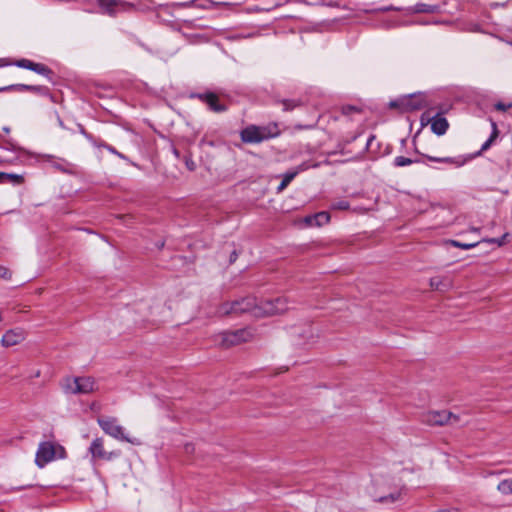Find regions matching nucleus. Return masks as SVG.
I'll return each mask as SVG.
<instances>
[{"label": "nucleus", "mask_w": 512, "mask_h": 512, "mask_svg": "<svg viewBox=\"0 0 512 512\" xmlns=\"http://www.w3.org/2000/svg\"><path fill=\"white\" fill-rule=\"evenodd\" d=\"M417 162H418L417 160H412V159L404 157V156H397L394 159V165L396 167H404V166H408L412 163H417Z\"/></svg>", "instance_id": "b1692460"}, {"label": "nucleus", "mask_w": 512, "mask_h": 512, "mask_svg": "<svg viewBox=\"0 0 512 512\" xmlns=\"http://www.w3.org/2000/svg\"><path fill=\"white\" fill-rule=\"evenodd\" d=\"M303 222L305 226L307 227H313L315 226V219L313 218V215H308L303 218Z\"/></svg>", "instance_id": "f704fd0d"}, {"label": "nucleus", "mask_w": 512, "mask_h": 512, "mask_svg": "<svg viewBox=\"0 0 512 512\" xmlns=\"http://www.w3.org/2000/svg\"><path fill=\"white\" fill-rule=\"evenodd\" d=\"M101 8L105 9L108 13L113 12V7L116 5L114 0H98Z\"/></svg>", "instance_id": "cd10ccee"}, {"label": "nucleus", "mask_w": 512, "mask_h": 512, "mask_svg": "<svg viewBox=\"0 0 512 512\" xmlns=\"http://www.w3.org/2000/svg\"><path fill=\"white\" fill-rule=\"evenodd\" d=\"M99 146L106 148L110 153L117 155L121 159H126V157L122 153L118 152L114 147L108 144H99Z\"/></svg>", "instance_id": "72a5a7b5"}, {"label": "nucleus", "mask_w": 512, "mask_h": 512, "mask_svg": "<svg viewBox=\"0 0 512 512\" xmlns=\"http://www.w3.org/2000/svg\"><path fill=\"white\" fill-rule=\"evenodd\" d=\"M402 10H404V9L400 8V7H395L393 5H389V6L377 8V9L373 10V12L384 13V12H388V11H402Z\"/></svg>", "instance_id": "2f4dec72"}, {"label": "nucleus", "mask_w": 512, "mask_h": 512, "mask_svg": "<svg viewBox=\"0 0 512 512\" xmlns=\"http://www.w3.org/2000/svg\"><path fill=\"white\" fill-rule=\"evenodd\" d=\"M342 112H343L344 115H351L354 112L355 113H360V109L355 107V106L348 105V106H344L342 108Z\"/></svg>", "instance_id": "473e14b6"}, {"label": "nucleus", "mask_w": 512, "mask_h": 512, "mask_svg": "<svg viewBox=\"0 0 512 512\" xmlns=\"http://www.w3.org/2000/svg\"><path fill=\"white\" fill-rule=\"evenodd\" d=\"M81 132H82V133H83V134H84L88 139H90V138H91V136H90L88 133H86L83 129L81 130Z\"/></svg>", "instance_id": "37998d69"}, {"label": "nucleus", "mask_w": 512, "mask_h": 512, "mask_svg": "<svg viewBox=\"0 0 512 512\" xmlns=\"http://www.w3.org/2000/svg\"><path fill=\"white\" fill-rule=\"evenodd\" d=\"M65 457L66 451L63 446L52 441H45L39 444L35 463L38 467L43 468L47 463Z\"/></svg>", "instance_id": "f03ea898"}, {"label": "nucleus", "mask_w": 512, "mask_h": 512, "mask_svg": "<svg viewBox=\"0 0 512 512\" xmlns=\"http://www.w3.org/2000/svg\"><path fill=\"white\" fill-rule=\"evenodd\" d=\"M508 235H509L508 233H505L501 238H490V239H486L484 241L488 242V243H495L498 246H502L505 244V241H506V238L508 237Z\"/></svg>", "instance_id": "7c9ffc66"}, {"label": "nucleus", "mask_w": 512, "mask_h": 512, "mask_svg": "<svg viewBox=\"0 0 512 512\" xmlns=\"http://www.w3.org/2000/svg\"><path fill=\"white\" fill-rule=\"evenodd\" d=\"M33 63H34L33 61L28 60V59H20V60L16 61L15 65L20 68H25V69L30 70L31 68H33L32 67Z\"/></svg>", "instance_id": "c756f323"}, {"label": "nucleus", "mask_w": 512, "mask_h": 512, "mask_svg": "<svg viewBox=\"0 0 512 512\" xmlns=\"http://www.w3.org/2000/svg\"><path fill=\"white\" fill-rule=\"evenodd\" d=\"M185 451L187 453H192L194 451V445L193 444H186L185 445Z\"/></svg>", "instance_id": "ea45409f"}, {"label": "nucleus", "mask_w": 512, "mask_h": 512, "mask_svg": "<svg viewBox=\"0 0 512 512\" xmlns=\"http://www.w3.org/2000/svg\"><path fill=\"white\" fill-rule=\"evenodd\" d=\"M4 131H5L6 133H9L10 129H9V128H7V127H5V128H4Z\"/></svg>", "instance_id": "c03bdc74"}, {"label": "nucleus", "mask_w": 512, "mask_h": 512, "mask_svg": "<svg viewBox=\"0 0 512 512\" xmlns=\"http://www.w3.org/2000/svg\"><path fill=\"white\" fill-rule=\"evenodd\" d=\"M61 388L66 394H88L95 390L96 382L92 377H65Z\"/></svg>", "instance_id": "20e7f679"}, {"label": "nucleus", "mask_w": 512, "mask_h": 512, "mask_svg": "<svg viewBox=\"0 0 512 512\" xmlns=\"http://www.w3.org/2000/svg\"><path fill=\"white\" fill-rule=\"evenodd\" d=\"M438 512H458L457 509H453V510H440Z\"/></svg>", "instance_id": "79ce46f5"}, {"label": "nucleus", "mask_w": 512, "mask_h": 512, "mask_svg": "<svg viewBox=\"0 0 512 512\" xmlns=\"http://www.w3.org/2000/svg\"><path fill=\"white\" fill-rule=\"evenodd\" d=\"M258 307V302L254 297L248 296L234 300L232 302H225L221 304L217 310L220 316L233 315L237 316L243 313H250L255 317V308Z\"/></svg>", "instance_id": "f257e3e1"}, {"label": "nucleus", "mask_w": 512, "mask_h": 512, "mask_svg": "<svg viewBox=\"0 0 512 512\" xmlns=\"http://www.w3.org/2000/svg\"><path fill=\"white\" fill-rule=\"evenodd\" d=\"M11 277V272L3 266H0V278L9 279Z\"/></svg>", "instance_id": "c9c22d12"}, {"label": "nucleus", "mask_w": 512, "mask_h": 512, "mask_svg": "<svg viewBox=\"0 0 512 512\" xmlns=\"http://www.w3.org/2000/svg\"><path fill=\"white\" fill-rule=\"evenodd\" d=\"M374 137H371L369 140H368V145L371 143V141L373 140Z\"/></svg>", "instance_id": "49530a36"}, {"label": "nucleus", "mask_w": 512, "mask_h": 512, "mask_svg": "<svg viewBox=\"0 0 512 512\" xmlns=\"http://www.w3.org/2000/svg\"><path fill=\"white\" fill-rule=\"evenodd\" d=\"M391 107H399L402 111H413V110H419L423 107L422 100L420 99H414L413 97H407L400 101H392L390 103Z\"/></svg>", "instance_id": "f8f14e48"}, {"label": "nucleus", "mask_w": 512, "mask_h": 512, "mask_svg": "<svg viewBox=\"0 0 512 512\" xmlns=\"http://www.w3.org/2000/svg\"><path fill=\"white\" fill-rule=\"evenodd\" d=\"M430 286L434 290L445 291L450 287V282L442 277L436 276L430 279Z\"/></svg>", "instance_id": "6ab92c4d"}, {"label": "nucleus", "mask_w": 512, "mask_h": 512, "mask_svg": "<svg viewBox=\"0 0 512 512\" xmlns=\"http://www.w3.org/2000/svg\"><path fill=\"white\" fill-rule=\"evenodd\" d=\"M497 490L503 495L512 494V478L504 479L497 485Z\"/></svg>", "instance_id": "412c9836"}, {"label": "nucleus", "mask_w": 512, "mask_h": 512, "mask_svg": "<svg viewBox=\"0 0 512 512\" xmlns=\"http://www.w3.org/2000/svg\"><path fill=\"white\" fill-rule=\"evenodd\" d=\"M310 167L311 166L308 163L304 162V163L300 164L294 171L287 172L284 175L281 183L277 187V192L278 193L282 192L290 184V182L298 175V173L305 171V170L309 169Z\"/></svg>", "instance_id": "2eb2a0df"}, {"label": "nucleus", "mask_w": 512, "mask_h": 512, "mask_svg": "<svg viewBox=\"0 0 512 512\" xmlns=\"http://www.w3.org/2000/svg\"><path fill=\"white\" fill-rule=\"evenodd\" d=\"M401 496V493L399 491L390 493L387 496L380 497L377 501L380 503H386V502H395L397 501Z\"/></svg>", "instance_id": "393cba45"}, {"label": "nucleus", "mask_w": 512, "mask_h": 512, "mask_svg": "<svg viewBox=\"0 0 512 512\" xmlns=\"http://www.w3.org/2000/svg\"><path fill=\"white\" fill-rule=\"evenodd\" d=\"M349 207H350L349 202L346 200L334 201L331 204V209H333V210H347V209H349Z\"/></svg>", "instance_id": "bb28decb"}, {"label": "nucleus", "mask_w": 512, "mask_h": 512, "mask_svg": "<svg viewBox=\"0 0 512 512\" xmlns=\"http://www.w3.org/2000/svg\"><path fill=\"white\" fill-rule=\"evenodd\" d=\"M23 182V177L18 174L6 173L5 183L20 184Z\"/></svg>", "instance_id": "a878e982"}, {"label": "nucleus", "mask_w": 512, "mask_h": 512, "mask_svg": "<svg viewBox=\"0 0 512 512\" xmlns=\"http://www.w3.org/2000/svg\"><path fill=\"white\" fill-rule=\"evenodd\" d=\"M479 242H476V243H462V242H459V241H456V240H451L450 241V244L454 247H458V248H461V249H464V250H469L473 247H475Z\"/></svg>", "instance_id": "c85d7f7f"}, {"label": "nucleus", "mask_w": 512, "mask_h": 512, "mask_svg": "<svg viewBox=\"0 0 512 512\" xmlns=\"http://www.w3.org/2000/svg\"><path fill=\"white\" fill-rule=\"evenodd\" d=\"M287 304L288 302L285 297L261 301L258 303V307L255 308V317L259 318L281 314L288 309Z\"/></svg>", "instance_id": "423d86ee"}, {"label": "nucleus", "mask_w": 512, "mask_h": 512, "mask_svg": "<svg viewBox=\"0 0 512 512\" xmlns=\"http://www.w3.org/2000/svg\"><path fill=\"white\" fill-rule=\"evenodd\" d=\"M511 107V104H504V103H501V102H498L497 104H495V108L499 111H506L507 109H509Z\"/></svg>", "instance_id": "58836bf2"}, {"label": "nucleus", "mask_w": 512, "mask_h": 512, "mask_svg": "<svg viewBox=\"0 0 512 512\" xmlns=\"http://www.w3.org/2000/svg\"><path fill=\"white\" fill-rule=\"evenodd\" d=\"M252 336V332L248 329H239L232 332H224L220 335L219 344L222 347L228 348L246 342L250 340Z\"/></svg>", "instance_id": "0eeeda50"}, {"label": "nucleus", "mask_w": 512, "mask_h": 512, "mask_svg": "<svg viewBox=\"0 0 512 512\" xmlns=\"http://www.w3.org/2000/svg\"><path fill=\"white\" fill-rule=\"evenodd\" d=\"M185 164H186V167L188 168V170H190V171H194L196 168V164L191 158H186Z\"/></svg>", "instance_id": "4c0bfd02"}, {"label": "nucleus", "mask_w": 512, "mask_h": 512, "mask_svg": "<svg viewBox=\"0 0 512 512\" xmlns=\"http://www.w3.org/2000/svg\"><path fill=\"white\" fill-rule=\"evenodd\" d=\"M5 177H6V173L0 172V183H5Z\"/></svg>", "instance_id": "a19ab883"}, {"label": "nucleus", "mask_w": 512, "mask_h": 512, "mask_svg": "<svg viewBox=\"0 0 512 512\" xmlns=\"http://www.w3.org/2000/svg\"><path fill=\"white\" fill-rule=\"evenodd\" d=\"M41 159L44 162L50 163V165L59 170L60 172L71 174L74 172V165L64 158H59L51 154L41 155Z\"/></svg>", "instance_id": "9d476101"}, {"label": "nucleus", "mask_w": 512, "mask_h": 512, "mask_svg": "<svg viewBox=\"0 0 512 512\" xmlns=\"http://www.w3.org/2000/svg\"><path fill=\"white\" fill-rule=\"evenodd\" d=\"M98 424L101 429L109 436L119 441L128 442L134 445H139L140 441L136 438H130L125 433L124 427L118 424V420L114 417H102L98 419Z\"/></svg>", "instance_id": "39448f33"}, {"label": "nucleus", "mask_w": 512, "mask_h": 512, "mask_svg": "<svg viewBox=\"0 0 512 512\" xmlns=\"http://www.w3.org/2000/svg\"><path fill=\"white\" fill-rule=\"evenodd\" d=\"M278 135L277 126H256L249 125L240 132L241 140L244 143H260Z\"/></svg>", "instance_id": "7ed1b4c3"}, {"label": "nucleus", "mask_w": 512, "mask_h": 512, "mask_svg": "<svg viewBox=\"0 0 512 512\" xmlns=\"http://www.w3.org/2000/svg\"><path fill=\"white\" fill-rule=\"evenodd\" d=\"M458 416L452 414L449 411H432L424 416V422L429 425L442 426L445 424H456L458 423Z\"/></svg>", "instance_id": "1a4fd4ad"}, {"label": "nucleus", "mask_w": 512, "mask_h": 512, "mask_svg": "<svg viewBox=\"0 0 512 512\" xmlns=\"http://www.w3.org/2000/svg\"><path fill=\"white\" fill-rule=\"evenodd\" d=\"M313 218L315 219V227H321L330 221V214L326 211H321L313 214Z\"/></svg>", "instance_id": "4be33fe9"}, {"label": "nucleus", "mask_w": 512, "mask_h": 512, "mask_svg": "<svg viewBox=\"0 0 512 512\" xmlns=\"http://www.w3.org/2000/svg\"><path fill=\"white\" fill-rule=\"evenodd\" d=\"M89 453L92 456V461H95V460L111 461L112 459L119 457L121 454V452L119 450L107 452L104 449V441L102 438H96L91 442L90 447H89Z\"/></svg>", "instance_id": "6e6552de"}, {"label": "nucleus", "mask_w": 512, "mask_h": 512, "mask_svg": "<svg viewBox=\"0 0 512 512\" xmlns=\"http://www.w3.org/2000/svg\"><path fill=\"white\" fill-rule=\"evenodd\" d=\"M430 126L433 133L441 136L447 132L449 123L445 117L438 113L430 119Z\"/></svg>", "instance_id": "4468645a"}, {"label": "nucleus", "mask_w": 512, "mask_h": 512, "mask_svg": "<svg viewBox=\"0 0 512 512\" xmlns=\"http://www.w3.org/2000/svg\"><path fill=\"white\" fill-rule=\"evenodd\" d=\"M32 67L33 68H31L30 70H32L40 75L48 76L49 74H51V70L44 64L34 62Z\"/></svg>", "instance_id": "5701e85b"}, {"label": "nucleus", "mask_w": 512, "mask_h": 512, "mask_svg": "<svg viewBox=\"0 0 512 512\" xmlns=\"http://www.w3.org/2000/svg\"><path fill=\"white\" fill-rule=\"evenodd\" d=\"M429 161L437 162V163H445V164H453L456 167L463 166L469 158L464 156L459 157H433L430 155H424Z\"/></svg>", "instance_id": "f3484780"}, {"label": "nucleus", "mask_w": 512, "mask_h": 512, "mask_svg": "<svg viewBox=\"0 0 512 512\" xmlns=\"http://www.w3.org/2000/svg\"><path fill=\"white\" fill-rule=\"evenodd\" d=\"M497 137H498L497 125L495 122H492V133H491L490 137L483 143L481 149L476 153V156H479L482 154V152L488 150Z\"/></svg>", "instance_id": "aec40b11"}, {"label": "nucleus", "mask_w": 512, "mask_h": 512, "mask_svg": "<svg viewBox=\"0 0 512 512\" xmlns=\"http://www.w3.org/2000/svg\"><path fill=\"white\" fill-rule=\"evenodd\" d=\"M439 9H440L439 5H429V4H424V3H417L414 6L405 8L404 11L406 12L407 15L419 14V13L433 14V13H437L439 11Z\"/></svg>", "instance_id": "dca6fc26"}, {"label": "nucleus", "mask_w": 512, "mask_h": 512, "mask_svg": "<svg viewBox=\"0 0 512 512\" xmlns=\"http://www.w3.org/2000/svg\"><path fill=\"white\" fill-rule=\"evenodd\" d=\"M284 109L285 110H292L294 107H296L298 104L295 101L290 100H284L283 101Z\"/></svg>", "instance_id": "e433bc0d"}, {"label": "nucleus", "mask_w": 512, "mask_h": 512, "mask_svg": "<svg viewBox=\"0 0 512 512\" xmlns=\"http://www.w3.org/2000/svg\"><path fill=\"white\" fill-rule=\"evenodd\" d=\"M24 339L22 332L8 331L2 337V345L6 347L14 346Z\"/></svg>", "instance_id": "a211bd4d"}, {"label": "nucleus", "mask_w": 512, "mask_h": 512, "mask_svg": "<svg viewBox=\"0 0 512 512\" xmlns=\"http://www.w3.org/2000/svg\"><path fill=\"white\" fill-rule=\"evenodd\" d=\"M198 98L203 101L211 111L221 113L227 110V106L219 102L218 96L213 92L199 94Z\"/></svg>", "instance_id": "9b49d317"}, {"label": "nucleus", "mask_w": 512, "mask_h": 512, "mask_svg": "<svg viewBox=\"0 0 512 512\" xmlns=\"http://www.w3.org/2000/svg\"><path fill=\"white\" fill-rule=\"evenodd\" d=\"M39 375H40V371H37V372L35 373V377H39Z\"/></svg>", "instance_id": "a18cd8bd"}, {"label": "nucleus", "mask_w": 512, "mask_h": 512, "mask_svg": "<svg viewBox=\"0 0 512 512\" xmlns=\"http://www.w3.org/2000/svg\"><path fill=\"white\" fill-rule=\"evenodd\" d=\"M3 91H30L38 94H47L48 89L44 86L27 85V84H13L6 87L0 88V92Z\"/></svg>", "instance_id": "ddd939ff"}]
</instances>
